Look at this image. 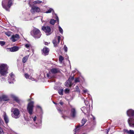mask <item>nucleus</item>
Segmentation results:
<instances>
[{"instance_id":"nucleus-50","label":"nucleus","mask_w":134,"mask_h":134,"mask_svg":"<svg viewBox=\"0 0 134 134\" xmlns=\"http://www.w3.org/2000/svg\"><path fill=\"white\" fill-rule=\"evenodd\" d=\"M82 134H86V133H83Z\"/></svg>"},{"instance_id":"nucleus-1","label":"nucleus","mask_w":134,"mask_h":134,"mask_svg":"<svg viewBox=\"0 0 134 134\" xmlns=\"http://www.w3.org/2000/svg\"><path fill=\"white\" fill-rule=\"evenodd\" d=\"M127 116L130 117V118L128 120L129 125L134 127V110L129 109L127 111Z\"/></svg>"},{"instance_id":"nucleus-18","label":"nucleus","mask_w":134,"mask_h":134,"mask_svg":"<svg viewBox=\"0 0 134 134\" xmlns=\"http://www.w3.org/2000/svg\"><path fill=\"white\" fill-rule=\"evenodd\" d=\"M55 16V19L56 20H55L53 19H52L50 21V23L51 24L54 25L55 22H57V23H59V19L58 18V16L56 14H54V16Z\"/></svg>"},{"instance_id":"nucleus-42","label":"nucleus","mask_w":134,"mask_h":134,"mask_svg":"<svg viewBox=\"0 0 134 134\" xmlns=\"http://www.w3.org/2000/svg\"><path fill=\"white\" fill-rule=\"evenodd\" d=\"M62 117L64 119H66L68 117L67 116L63 115L62 116Z\"/></svg>"},{"instance_id":"nucleus-15","label":"nucleus","mask_w":134,"mask_h":134,"mask_svg":"<svg viewBox=\"0 0 134 134\" xmlns=\"http://www.w3.org/2000/svg\"><path fill=\"white\" fill-rule=\"evenodd\" d=\"M40 10V8L36 6L32 7L30 11L32 13L38 12Z\"/></svg>"},{"instance_id":"nucleus-34","label":"nucleus","mask_w":134,"mask_h":134,"mask_svg":"<svg viewBox=\"0 0 134 134\" xmlns=\"http://www.w3.org/2000/svg\"><path fill=\"white\" fill-rule=\"evenodd\" d=\"M30 45L29 44H26L25 45V47L27 49H30Z\"/></svg>"},{"instance_id":"nucleus-7","label":"nucleus","mask_w":134,"mask_h":134,"mask_svg":"<svg viewBox=\"0 0 134 134\" xmlns=\"http://www.w3.org/2000/svg\"><path fill=\"white\" fill-rule=\"evenodd\" d=\"M33 32V36L34 37L37 38L40 37L41 35L40 30L38 29L35 28L34 29Z\"/></svg>"},{"instance_id":"nucleus-44","label":"nucleus","mask_w":134,"mask_h":134,"mask_svg":"<svg viewBox=\"0 0 134 134\" xmlns=\"http://www.w3.org/2000/svg\"><path fill=\"white\" fill-rule=\"evenodd\" d=\"M44 44L46 45H48V43L46 42H45Z\"/></svg>"},{"instance_id":"nucleus-37","label":"nucleus","mask_w":134,"mask_h":134,"mask_svg":"<svg viewBox=\"0 0 134 134\" xmlns=\"http://www.w3.org/2000/svg\"><path fill=\"white\" fill-rule=\"evenodd\" d=\"M69 91V90L68 88H66L64 90V92L66 93H68Z\"/></svg>"},{"instance_id":"nucleus-22","label":"nucleus","mask_w":134,"mask_h":134,"mask_svg":"<svg viewBox=\"0 0 134 134\" xmlns=\"http://www.w3.org/2000/svg\"><path fill=\"white\" fill-rule=\"evenodd\" d=\"M1 97L2 98V101L3 100L7 101L9 100V99L7 96L6 95L3 94L2 95Z\"/></svg>"},{"instance_id":"nucleus-33","label":"nucleus","mask_w":134,"mask_h":134,"mask_svg":"<svg viewBox=\"0 0 134 134\" xmlns=\"http://www.w3.org/2000/svg\"><path fill=\"white\" fill-rule=\"evenodd\" d=\"M5 34L8 36H10L11 35V32L8 31L5 32Z\"/></svg>"},{"instance_id":"nucleus-38","label":"nucleus","mask_w":134,"mask_h":134,"mask_svg":"<svg viewBox=\"0 0 134 134\" xmlns=\"http://www.w3.org/2000/svg\"><path fill=\"white\" fill-rule=\"evenodd\" d=\"M5 44V42L4 41H0V44L2 46L4 45Z\"/></svg>"},{"instance_id":"nucleus-36","label":"nucleus","mask_w":134,"mask_h":134,"mask_svg":"<svg viewBox=\"0 0 134 134\" xmlns=\"http://www.w3.org/2000/svg\"><path fill=\"white\" fill-rule=\"evenodd\" d=\"M80 77L77 78L75 79V83L79 82H80Z\"/></svg>"},{"instance_id":"nucleus-46","label":"nucleus","mask_w":134,"mask_h":134,"mask_svg":"<svg viewBox=\"0 0 134 134\" xmlns=\"http://www.w3.org/2000/svg\"><path fill=\"white\" fill-rule=\"evenodd\" d=\"M109 130H110V129H108V130H107V134L108 133V132L109 131Z\"/></svg>"},{"instance_id":"nucleus-30","label":"nucleus","mask_w":134,"mask_h":134,"mask_svg":"<svg viewBox=\"0 0 134 134\" xmlns=\"http://www.w3.org/2000/svg\"><path fill=\"white\" fill-rule=\"evenodd\" d=\"M58 28H59V30L61 34H62L63 33V30L60 26H59Z\"/></svg>"},{"instance_id":"nucleus-43","label":"nucleus","mask_w":134,"mask_h":134,"mask_svg":"<svg viewBox=\"0 0 134 134\" xmlns=\"http://www.w3.org/2000/svg\"><path fill=\"white\" fill-rule=\"evenodd\" d=\"M59 104L61 105H63V103L61 101H60L59 102Z\"/></svg>"},{"instance_id":"nucleus-23","label":"nucleus","mask_w":134,"mask_h":134,"mask_svg":"<svg viewBox=\"0 0 134 134\" xmlns=\"http://www.w3.org/2000/svg\"><path fill=\"white\" fill-rule=\"evenodd\" d=\"M3 118L5 123H8L9 121V119L8 117L5 112L4 113Z\"/></svg>"},{"instance_id":"nucleus-11","label":"nucleus","mask_w":134,"mask_h":134,"mask_svg":"<svg viewBox=\"0 0 134 134\" xmlns=\"http://www.w3.org/2000/svg\"><path fill=\"white\" fill-rule=\"evenodd\" d=\"M74 77H70L68 80L65 82V86L67 87H70L72 85V81H73Z\"/></svg>"},{"instance_id":"nucleus-12","label":"nucleus","mask_w":134,"mask_h":134,"mask_svg":"<svg viewBox=\"0 0 134 134\" xmlns=\"http://www.w3.org/2000/svg\"><path fill=\"white\" fill-rule=\"evenodd\" d=\"M60 38V36H56L55 39L53 40V42L54 46H56L59 43Z\"/></svg>"},{"instance_id":"nucleus-26","label":"nucleus","mask_w":134,"mask_h":134,"mask_svg":"<svg viewBox=\"0 0 134 134\" xmlns=\"http://www.w3.org/2000/svg\"><path fill=\"white\" fill-rule=\"evenodd\" d=\"M81 110L85 114L86 113H87L88 111H87L86 110V107H82L81 108Z\"/></svg>"},{"instance_id":"nucleus-2","label":"nucleus","mask_w":134,"mask_h":134,"mask_svg":"<svg viewBox=\"0 0 134 134\" xmlns=\"http://www.w3.org/2000/svg\"><path fill=\"white\" fill-rule=\"evenodd\" d=\"M8 67L6 64H0V74L2 76H5L8 73Z\"/></svg>"},{"instance_id":"nucleus-4","label":"nucleus","mask_w":134,"mask_h":134,"mask_svg":"<svg viewBox=\"0 0 134 134\" xmlns=\"http://www.w3.org/2000/svg\"><path fill=\"white\" fill-rule=\"evenodd\" d=\"M60 70L58 68H54L51 69L48 73L47 74V77L50 79L53 76L54 74H56L59 72Z\"/></svg>"},{"instance_id":"nucleus-8","label":"nucleus","mask_w":134,"mask_h":134,"mask_svg":"<svg viewBox=\"0 0 134 134\" xmlns=\"http://www.w3.org/2000/svg\"><path fill=\"white\" fill-rule=\"evenodd\" d=\"M87 121V120L86 119H82L81 121L82 125H79L78 126L76 127L75 129L74 133V134H79V132H80L79 131V130L80 129V127L83 126L84 124L86 123Z\"/></svg>"},{"instance_id":"nucleus-41","label":"nucleus","mask_w":134,"mask_h":134,"mask_svg":"<svg viewBox=\"0 0 134 134\" xmlns=\"http://www.w3.org/2000/svg\"><path fill=\"white\" fill-rule=\"evenodd\" d=\"M83 91L85 93H86V92H87L88 91V90L87 89L83 90Z\"/></svg>"},{"instance_id":"nucleus-39","label":"nucleus","mask_w":134,"mask_h":134,"mask_svg":"<svg viewBox=\"0 0 134 134\" xmlns=\"http://www.w3.org/2000/svg\"><path fill=\"white\" fill-rule=\"evenodd\" d=\"M84 102L86 105H87L89 103V102L86 100H84Z\"/></svg>"},{"instance_id":"nucleus-29","label":"nucleus","mask_w":134,"mask_h":134,"mask_svg":"<svg viewBox=\"0 0 134 134\" xmlns=\"http://www.w3.org/2000/svg\"><path fill=\"white\" fill-rule=\"evenodd\" d=\"M63 89H61L58 90V92L60 95H62L63 94Z\"/></svg>"},{"instance_id":"nucleus-24","label":"nucleus","mask_w":134,"mask_h":134,"mask_svg":"<svg viewBox=\"0 0 134 134\" xmlns=\"http://www.w3.org/2000/svg\"><path fill=\"white\" fill-rule=\"evenodd\" d=\"M124 131L128 134H134V131L132 130H125Z\"/></svg>"},{"instance_id":"nucleus-10","label":"nucleus","mask_w":134,"mask_h":134,"mask_svg":"<svg viewBox=\"0 0 134 134\" xmlns=\"http://www.w3.org/2000/svg\"><path fill=\"white\" fill-rule=\"evenodd\" d=\"M34 121L35 122V124H34L35 126L37 127H40L41 126L42 121L41 120H38L36 121V116L32 117Z\"/></svg>"},{"instance_id":"nucleus-31","label":"nucleus","mask_w":134,"mask_h":134,"mask_svg":"<svg viewBox=\"0 0 134 134\" xmlns=\"http://www.w3.org/2000/svg\"><path fill=\"white\" fill-rule=\"evenodd\" d=\"M63 60L64 58L61 55L60 56L59 58V61L61 62Z\"/></svg>"},{"instance_id":"nucleus-32","label":"nucleus","mask_w":134,"mask_h":134,"mask_svg":"<svg viewBox=\"0 0 134 134\" xmlns=\"http://www.w3.org/2000/svg\"><path fill=\"white\" fill-rule=\"evenodd\" d=\"M75 89L76 92H79V93L80 92V91L79 89V87L78 86H77L76 87Z\"/></svg>"},{"instance_id":"nucleus-47","label":"nucleus","mask_w":134,"mask_h":134,"mask_svg":"<svg viewBox=\"0 0 134 134\" xmlns=\"http://www.w3.org/2000/svg\"><path fill=\"white\" fill-rule=\"evenodd\" d=\"M2 121V120L0 118V122H1Z\"/></svg>"},{"instance_id":"nucleus-49","label":"nucleus","mask_w":134,"mask_h":134,"mask_svg":"<svg viewBox=\"0 0 134 134\" xmlns=\"http://www.w3.org/2000/svg\"><path fill=\"white\" fill-rule=\"evenodd\" d=\"M53 102L54 103V104H56V103H55L54 102Z\"/></svg>"},{"instance_id":"nucleus-19","label":"nucleus","mask_w":134,"mask_h":134,"mask_svg":"<svg viewBox=\"0 0 134 134\" xmlns=\"http://www.w3.org/2000/svg\"><path fill=\"white\" fill-rule=\"evenodd\" d=\"M76 113L75 109L74 108H72L71 111L70 115L73 118L76 116Z\"/></svg>"},{"instance_id":"nucleus-27","label":"nucleus","mask_w":134,"mask_h":134,"mask_svg":"<svg viewBox=\"0 0 134 134\" xmlns=\"http://www.w3.org/2000/svg\"><path fill=\"white\" fill-rule=\"evenodd\" d=\"M42 3V1L39 0L35 1L33 2V3L35 4H40Z\"/></svg>"},{"instance_id":"nucleus-13","label":"nucleus","mask_w":134,"mask_h":134,"mask_svg":"<svg viewBox=\"0 0 134 134\" xmlns=\"http://www.w3.org/2000/svg\"><path fill=\"white\" fill-rule=\"evenodd\" d=\"M30 71L31 72V73L30 74V75H29L27 73H26L24 74V76L26 79H29L32 80H34V79L32 78L31 75L33 72V70L32 69L30 70Z\"/></svg>"},{"instance_id":"nucleus-40","label":"nucleus","mask_w":134,"mask_h":134,"mask_svg":"<svg viewBox=\"0 0 134 134\" xmlns=\"http://www.w3.org/2000/svg\"><path fill=\"white\" fill-rule=\"evenodd\" d=\"M57 109L59 111V112L60 113H61L62 111H61V109L60 108H59L58 107H57Z\"/></svg>"},{"instance_id":"nucleus-17","label":"nucleus","mask_w":134,"mask_h":134,"mask_svg":"<svg viewBox=\"0 0 134 134\" xmlns=\"http://www.w3.org/2000/svg\"><path fill=\"white\" fill-rule=\"evenodd\" d=\"M19 38V36L17 34L14 35L12 36L11 40L12 41L14 42L17 40Z\"/></svg>"},{"instance_id":"nucleus-48","label":"nucleus","mask_w":134,"mask_h":134,"mask_svg":"<svg viewBox=\"0 0 134 134\" xmlns=\"http://www.w3.org/2000/svg\"><path fill=\"white\" fill-rule=\"evenodd\" d=\"M37 107L38 108H40V107L39 106H37Z\"/></svg>"},{"instance_id":"nucleus-5","label":"nucleus","mask_w":134,"mask_h":134,"mask_svg":"<svg viewBox=\"0 0 134 134\" xmlns=\"http://www.w3.org/2000/svg\"><path fill=\"white\" fill-rule=\"evenodd\" d=\"M13 110V113L12 114V117L15 119H17L19 118L20 115L19 109L17 108H14Z\"/></svg>"},{"instance_id":"nucleus-21","label":"nucleus","mask_w":134,"mask_h":134,"mask_svg":"<svg viewBox=\"0 0 134 134\" xmlns=\"http://www.w3.org/2000/svg\"><path fill=\"white\" fill-rule=\"evenodd\" d=\"M10 96L14 100L18 103L19 102V100L18 98L14 94H11L10 95Z\"/></svg>"},{"instance_id":"nucleus-14","label":"nucleus","mask_w":134,"mask_h":134,"mask_svg":"<svg viewBox=\"0 0 134 134\" xmlns=\"http://www.w3.org/2000/svg\"><path fill=\"white\" fill-rule=\"evenodd\" d=\"M10 76L8 79V81L10 83H13L14 80V76L12 73L10 74Z\"/></svg>"},{"instance_id":"nucleus-3","label":"nucleus","mask_w":134,"mask_h":134,"mask_svg":"<svg viewBox=\"0 0 134 134\" xmlns=\"http://www.w3.org/2000/svg\"><path fill=\"white\" fill-rule=\"evenodd\" d=\"M12 0H3L2 2L3 8L7 11H9V8L12 4Z\"/></svg>"},{"instance_id":"nucleus-16","label":"nucleus","mask_w":134,"mask_h":134,"mask_svg":"<svg viewBox=\"0 0 134 134\" xmlns=\"http://www.w3.org/2000/svg\"><path fill=\"white\" fill-rule=\"evenodd\" d=\"M42 51V54L44 55H46L48 54L49 49L48 48L45 47L43 48Z\"/></svg>"},{"instance_id":"nucleus-28","label":"nucleus","mask_w":134,"mask_h":134,"mask_svg":"<svg viewBox=\"0 0 134 134\" xmlns=\"http://www.w3.org/2000/svg\"><path fill=\"white\" fill-rule=\"evenodd\" d=\"M53 12H54L52 8H50L47 11L45 12L44 13H49Z\"/></svg>"},{"instance_id":"nucleus-6","label":"nucleus","mask_w":134,"mask_h":134,"mask_svg":"<svg viewBox=\"0 0 134 134\" xmlns=\"http://www.w3.org/2000/svg\"><path fill=\"white\" fill-rule=\"evenodd\" d=\"M34 102L31 101L28 104L27 110L29 114L31 115L32 114L34 108Z\"/></svg>"},{"instance_id":"nucleus-25","label":"nucleus","mask_w":134,"mask_h":134,"mask_svg":"<svg viewBox=\"0 0 134 134\" xmlns=\"http://www.w3.org/2000/svg\"><path fill=\"white\" fill-rule=\"evenodd\" d=\"M29 57V55L26 56L23 58L22 61L23 63H24L26 62Z\"/></svg>"},{"instance_id":"nucleus-9","label":"nucleus","mask_w":134,"mask_h":134,"mask_svg":"<svg viewBox=\"0 0 134 134\" xmlns=\"http://www.w3.org/2000/svg\"><path fill=\"white\" fill-rule=\"evenodd\" d=\"M42 29L47 35H48L51 34V29L50 27L49 26H43L42 27Z\"/></svg>"},{"instance_id":"nucleus-45","label":"nucleus","mask_w":134,"mask_h":134,"mask_svg":"<svg viewBox=\"0 0 134 134\" xmlns=\"http://www.w3.org/2000/svg\"><path fill=\"white\" fill-rule=\"evenodd\" d=\"M1 96H0V102L2 101V99Z\"/></svg>"},{"instance_id":"nucleus-20","label":"nucleus","mask_w":134,"mask_h":134,"mask_svg":"<svg viewBox=\"0 0 134 134\" xmlns=\"http://www.w3.org/2000/svg\"><path fill=\"white\" fill-rule=\"evenodd\" d=\"M19 49V48L17 46H14L10 49V51L12 52H14L18 51Z\"/></svg>"},{"instance_id":"nucleus-35","label":"nucleus","mask_w":134,"mask_h":134,"mask_svg":"<svg viewBox=\"0 0 134 134\" xmlns=\"http://www.w3.org/2000/svg\"><path fill=\"white\" fill-rule=\"evenodd\" d=\"M63 49L66 52H67L68 51V48L66 46V45H64V47L63 48Z\"/></svg>"}]
</instances>
